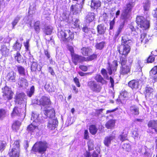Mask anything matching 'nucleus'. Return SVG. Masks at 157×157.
<instances>
[{
    "instance_id": "f257e3e1",
    "label": "nucleus",
    "mask_w": 157,
    "mask_h": 157,
    "mask_svg": "<svg viewBox=\"0 0 157 157\" xmlns=\"http://www.w3.org/2000/svg\"><path fill=\"white\" fill-rule=\"evenodd\" d=\"M129 37V35H125L122 37L121 45L118 51L120 54L122 56H126L130 52V45L132 41Z\"/></svg>"
},
{
    "instance_id": "f03ea898",
    "label": "nucleus",
    "mask_w": 157,
    "mask_h": 157,
    "mask_svg": "<svg viewBox=\"0 0 157 157\" xmlns=\"http://www.w3.org/2000/svg\"><path fill=\"white\" fill-rule=\"evenodd\" d=\"M40 116V115H38L37 114L33 113L31 119L33 120V121L27 127V130L29 132H33L38 130V125L39 124V122H41V120L39 118Z\"/></svg>"
},
{
    "instance_id": "7ed1b4c3",
    "label": "nucleus",
    "mask_w": 157,
    "mask_h": 157,
    "mask_svg": "<svg viewBox=\"0 0 157 157\" xmlns=\"http://www.w3.org/2000/svg\"><path fill=\"white\" fill-rule=\"evenodd\" d=\"M58 36L59 38L63 41H69L72 40L74 38L73 33L71 32L69 30H61L58 31Z\"/></svg>"
},
{
    "instance_id": "20e7f679",
    "label": "nucleus",
    "mask_w": 157,
    "mask_h": 157,
    "mask_svg": "<svg viewBox=\"0 0 157 157\" xmlns=\"http://www.w3.org/2000/svg\"><path fill=\"white\" fill-rule=\"evenodd\" d=\"M48 147L47 143L45 142H39L36 143L32 148V150L35 152L44 153Z\"/></svg>"
},
{
    "instance_id": "39448f33",
    "label": "nucleus",
    "mask_w": 157,
    "mask_h": 157,
    "mask_svg": "<svg viewBox=\"0 0 157 157\" xmlns=\"http://www.w3.org/2000/svg\"><path fill=\"white\" fill-rule=\"evenodd\" d=\"M136 23L138 25L144 30L146 29L149 27V21L146 20L143 16H137Z\"/></svg>"
},
{
    "instance_id": "423d86ee",
    "label": "nucleus",
    "mask_w": 157,
    "mask_h": 157,
    "mask_svg": "<svg viewBox=\"0 0 157 157\" xmlns=\"http://www.w3.org/2000/svg\"><path fill=\"white\" fill-rule=\"evenodd\" d=\"M12 148L9 152L11 157H19L20 152V145L18 141H15L12 144Z\"/></svg>"
},
{
    "instance_id": "0eeeda50",
    "label": "nucleus",
    "mask_w": 157,
    "mask_h": 157,
    "mask_svg": "<svg viewBox=\"0 0 157 157\" xmlns=\"http://www.w3.org/2000/svg\"><path fill=\"white\" fill-rule=\"evenodd\" d=\"M87 85L91 90L96 93L100 92L102 89L101 85L94 80L88 81Z\"/></svg>"
},
{
    "instance_id": "6e6552de",
    "label": "nucleus",
    "mask_w": 157,
    "mask_h": 157,
    "mask_svg": "<svg viewBox=\"0 0 157 157\" xmlns=\"http://www.w3.org/2000/svg\"><path fill=\"white\" fill-rule=\"evenodd\" d=\"M3 93V96L5 100H9L12 98L13 93L11 89L9 87L6 86L2 89Z\"/></svg>"
},
{
    "instance_id": "1a4fd4ad",
    "label": "nucleus",
    "mask_w": 157,
    "mask_h": 157,
    "mask_svg": "<svg viewBox=\"0 0 157 157\" xmlns=\"http://www.w3.org/2000/svg\"><path fill=\"white\" fill-rule=\"evenodd\" d=\"M36 101V103L41 106H44L49 105L51 103L50 100L48 98L44 96H42L39 100L38 99Z\"/></svg>"
},
{
    "instance_id": "9d476101",
    "label": "nucleus",
    "mask_w": 157,
    "mask_h": 157,
    "mask_svg": "<svg viewBox=\"0 0 157 157\" xmlns=\"http://www.w3.org/2000/svg\"><path fill=\"white\" fill-rule=\"evenodd\" d=\"M118 66V63L117 61L114 60L113 61L112 64L108 63V66L107 69L108 71L109 75H111L113 72H115L117 70Z\"/></svg>"
},
{
    "instance_id": "9b49d317",
    "label": "nucleus",
    "mask_w": 157,
    "mask_h": 157,
    "mask_svg": "<svg viewBox=\"0 0 157 157\" xmlns=\"http://www.w3.org/2000/svg\"><path fill=\"white\" fill-rule=\"evenodd\" d=\"M58 121L56 119L50 118L48 121L47 126L50 130H53L58 125Z\"/></svg>"
},
{
    "instance_id": "f8f14e48",
    "label": "nucleus",
    "mask_w": 157,
    "mask_h": 157,
    "mask_svg": "<svg viewBox=\"0 0 157 157\" xmlns=\"http://www.w3.org/2000/svg\"><path fill=\"white\" fill-rule=\"evenodd\" d=\"M72 61L75 65L84 61L85 59L83 56L75 54H72Z\"/></svg>"
},
{
    "instance_id": "ddd939ff",
    "label": "nucleus",
    "mask_w": 157,
    "mask_h": 157,
    "mask_svg": "<svg viewBox=\"0 0 157 157\" xmlns=\"http://www.w3.org/2000/svg\"><path fill=\"white\" fill-rule=\"evenodd\" d=\"M115 136L112 134L105 137L103 140L104 145L106 147H109L111 144L112 142L115 139Z\"/></svg>"
},
{
    "instance_id": "4468645a",
    "label": "nucleus",
    "mask_w": 157,
    "mask_h": 157,
    "mask_svg": "<svg viewBox=\"0 0 157 157\" xmlns=\"http://www.w3.org/2000/svg\"><path fill=\"white\" fill-rule=\"evenodd\" d=\"M25 95L24 93L17 94L15 97V102L18 104L23 103L24 101Z\"/></svg>"
},
{
    "instance_id": "2eb2a0df",
    "label": "nucleus",
    "mask_w": 157,
    "mask_h": 157,
    "mask_svg": "<svg viewBox=\"0 0 157 157\" xmlns=\"http://www.w3.org/2000/svg\"><path fill=\"white\" fill-rule=\"evenodd\" d=\"M130 67L128 65L121 66L120 73L123 75H127L130 73Z\"/></svg>"
},
{
    "instance_id": "dca6fc26",
    "label": "nucleus",
    "mask_w": 157,
    "mask_h": 157,
    "mask_svg": "<svg viewBox=\"0 0 157 157\" xmlns=\"http://www.w3.org/2000/svg\"><path fill=\"white\" fill-rule=\"evenodd\" d=\"M16 73L13 71L9 72L7 75L6 78L7 80L12 82H15Z\"/></svg>"
},
{
    "instance_id": "f3484780",
    "label": "nucleus",
    "mask_w": 157,
    "mask_h": 157,
    "mask_svg": "<svg viewBox=\"0 0 157 157\" xmlns=\"http://www.w3.org/2000/svg\"><path fill=\"white\" fill-rule=\"evenodd\" d=\"M95 17V14L93 12H89L86 14L85 17V20L87 23H89L93 21Z\"/></svg>"
},
{
    "instance_id": "a211bd4d",
    "label": "nucleus",
    "mask_w": 157,
    "mask_h": 157,
    "mask_svg": "<svg viewBox=\"0 0 157 157\" xmlns=\"http://www.w3.org/2000/svg\"><path fill=\"white\" fill-rule=\"evenodd\" d=\"M31 59L30 58V62H31V69L33 71H35L37 70L39 71H40L41 67L40 66L39 68L38 67V64L36 60H33V61H31Z\"/></svg>"
},
{
    "instance_id": "6ab92c4d",
    "label": "nucleus",
    "mask_w": 157,
    "mask_h": 157,
    "mask_svg": "<svg viewBox=\"0 0 157 157\" xmlns=\"http://www.w3.org/2000/svg\"><path fill=\"white\" fill-rule=\"evenodd\" d=\"M27 80L23 78H19L18 81V84L21 87H25L28 85Z\"/></svg>"
},
{
    "instance_id": "aec40b11",
    "label": "nucleus",
    "mask_w": 157,
    "mask_h": 157,
    "mask_svg": "<svg viewBox=\"0 0 157 157\" xmlns=\"http://www.w3.org/2000/svg\"><path fill=\"white\" fill-rule=\"evenodd\" d=\"M128 85L132 89L138 88L139 86V81L137 80H132L128 82Z\"/></svg>"
},
{
    "instance_id": "412c9836",
    "label": "nucleus",
    "mask_w": 157,
    "mask_h": 157,
    "mask_svg": "<svg viewBox=\"0 0 157 157\" xmlns=\"http://www.w3.org/2000/svg\"><path fill=\"white\" fill-rule=\"evenodd\" d=\"M44 112L45 115L50 118H52L55 116V113L53 109L46 110Z\"/></svg>"
},
{
    "instance_id": "4be33fe9",
    "label": "nucleus",
    "mask_w": 157,
    "mask_h": 157,
    "mask_svg": "<svg viewBox=\"0 0 157 157\" xmlns=\"http://www.w3.org/2000/svg\"><path fill=\"white\" fill-rule=\"evenodd\" d=\"M91 50L89 47H83L81 49V52L83 56H88L91 52Z\"/></svg>"
},
{
    "instance_id": "5701e85b",
    "label": "nucleus",
    "mask_w": 157,
    "mask_h": 157,
    "mask_svg": "<svg viewBox=\"0 0 157 157\" xmlns=\"http://www.w3.org/2000/svg\"><path fill=\"white\" fill-rule=\"evenodd\" d=\"M149 128H151L152 129L154 130L157 133V121H149L148 124Z\"/></svg>"
},
{
    "instance_id": "b1692460",
    "label": "nucleus",
    "mask_w": 157,
    "mask_h": 157,
    "mask_svg": "<svg viewBox=\"0 0 157 157\" xmlns=\"http://www.w3.org/2000/svg\"><path fill=\"white\" fill-rule=\"evenodd\" d=\"M94 79L97 82H100L102 84L106 83V81L105 80L102 76L100 75H97L94 77Z\"/></svg>"
},
{
    "instance_id": "393cba45",
    "label": "nucleus",
    "mask_w": 157,
    "mask_h": 157,
    "mask_svg": "<svg viewBox=\"0 0 157 157\" xmlns=\"http://www.w3.org/2000/svg\"><path fill=\"white\" fill-rule=\"evenodd\" d=\"M130 110L131 113L134 115H138L139 114V108L136 105H133L131 106Z\"/></svg>"
},
{
    "instance_id": "a878e982",
    "label": "nucleus",
    "mask_w": 157,
    "mask_h": 157,
    "mask_svg": "<svg viewBox=\"0 0 157 157\" xmlns=\"http://www.w3.org/2000/svg\"><path fill=\"white\" fill-rule=\"evenodd\" d=\"M1 51L2 55L5 56H8L9 54V49L5 45L2 46Z\"/></svg>"
},
{
    "instance_id": "bb28decb",
    "label": "nucleus",
    "mask_w": 157,
    "mask_h": 157,
    "mask_svg": "<svg viewBox=\"0 0 157 157\" xmlns=\"http://www.w3.org/2000/svg\"><path fill=\"white\" fill-rule=\"evenodd\" d=\"M21 110L20 108L15 107L11 113L12 117H13L19 115L21 113Z\"/></svg>"
},
{
    "instance_id": "cd10ccee",
    "label": "nucleus",
    "mask_w": 157,
    "mask_h": 157,
    "mask_svg": "<svg viewBox=\"0 0 157 157\" xmlns=\"http://www.w3.org/2000/svg\"><path fill=\"white\" fill-rule=\"evenodd\" d=\"M97 29L98 33L100 34L104 33L106 30V27L102 25H98Z\"/></svg>"
},
{
    "instance_id": "c85d7f7f",
    "label": "nucleus",
    "mask_w": 157,
    "mask_h": 157,
    "mask_svg": "<svg viewBox=\"0 0 157 157\" xmlns=\"http://www.w3.org/2000/svg\"><path fill=\"white\" fill-rule=\"evenodd\" d=\"M115 123L114 120H110L106 122L105 126L108 129H111L115 126Z\"/></svg>"
},
{
    "instance_id": "c756f323",
    "label": "nucleus",
    "mask_w": 157,
    "mask_h": 157,
    "mask_svg": "<svg viewBox=\"0 0 157 157\" xmlns=\"http://www.w3.org/2000/svg\"><path fill=\"white\" fill-rule=\"evenodd\" d=\"M136 0H130L129 2L127 4L125 10H131L132 9L135 5Z\"/></svg>"
},
{
    "instance_id": "7c9ffc66",
    "label": "nucleus",
    "mask_w": 157,
    "mask_h": 157,
    "mask_svg": "<svg viewBox=\"0 0 157 157\" xmlns=\"http://www.w3.org/2000/svg\"><path fill=\"white\" fill-rule=\"evenodd\" d=\"M53 27L51 26H47L44 29L43 31L46 35H50L52 32Z\"/></svg>"
},
{
    "instance_id": "2f4dec72",
    "label": "nucleus",
    "mask_w": 157,
    "mask_h": 157,
    "mask_svg": "<svg viewBox=\"0 0 157 157\" xmlns=\"http://www.w3.org/2000/svg\"><path fill=\"white\" fill-rule=\"evenodd\" d=\"M44 88L45 89L49 92H51L55 91V87L52 85H50L49 83H46Z\"/></svg>"
},
{
    "instance_id": "473e14b6",
    "label": "nucleus",
    "mask_w": 157,
    "mask_h": 157,
    "mask_svg": "<svg viewBox=\"0 0 157 157\" xmlns=\"http://www.w3.org/2000/svg\"><path fill=\"white\" fill-rule=\"evenodd\" d=\"M140 40L141 43L145 44L148 42V40L147 38L146 34L144 32L141 34Z\"/></svg>"
},
{
    "instance_id": "72a5a7b5",
    "label": "nucleus",
    "mask_w": 157,
    "mask_h": 157,
    "mask_svg": "<svg viewBox=\"0 0 157 157\" xmlns=\"http://www.w3.org/2000/svg\"><path fill=\"white\" fill-rule=\"evenodd\" d=\"M21 123L19 121H16L13 124L12 128L13 130L17 131L19 129Z\"/></svg>"
},
{
    "instance_id": "f704fd0d",
    "label": "nucleus",
    "mask_w": 157,
    "mask_h": 157,
    "mask_svg": "<svg viewBox=\"0 0 157 157\" xmlns=\"http://www.w3.org/2000/svg\"><path fill=\"white\" fill-rule=\"evenodd\" d=\"M89 130L92 135H95L97 132L98 129L94 125H92L90 126Z\"/></svg>"
},
{
    "instance_id": "c9c22d12",
    "label": "nucleus",
    "mask_w": 157,
    "mask_h": 157,
    "mask_svg": "<svg viewBox=\"0 0 157 157\" xmlns=\"http://www.w3.org/2000/svg\"><path fill=\"white\" fill-rule=\"evenodd\" d=\"M101 6V2H91V7L92 9H98Z\"/></svg>"
},
{
    "instance_id": "e433bc0d",
    "label": "nucleus",
    "mask_w": 157,
    "mask_h": 157,
    "mask_svg": "<svg viewBox=\"0 0 157 157\" xmlns=\"http://www.w3.org/2000/svg\"><path fill=\"white\" fill-rule=\"evenodd\" d=\"M127 63V59L126 56H121L120 60V63L121 64V66H124L126 65Z\"/></svg>"
},
{
    "instance_id": "4c0bfd02",
    "label": "nucleus",
    "mask_w": 157,
    "mask_h": 157,
    "mask_svg": "<svg viewBox=\"0 0 157 157\" xmlns=\"http://www.w3.org/2000/svg\"><path fill=\"white\" fill-rule=\"evenodd\" d=\"M135 66L137 67V71H140L143 66L141 61L140 60H138L136 63Z\"/></svg>"
},
{
    "instance_id": "58836bf2",
    "label": "nucleus",
    "mask_w": 157,
    "mask_h": 157,
    "mask_svg": "<svg viewBox=\"0 0 157 157\" xmlns=\"http://www.w3.org/2000/svg\"><path fill=\"white\" fill-rule=\"evenodd\" d=\"M35 92V87L33 86H32L30 89L27 92V94L28 96L31 97L33 95Z\"/></svg>"
},
{
    "instance_id": "ea45409f",
    "label": "nucleus",
    "mask_w": 157,
    "mask_h": 157,
    "mask_svg": "<svg viewBox=\"0 0 157 157\" xmlns=\"http://www.w3.org/2000/svg\"><path fill=\"white\" fill-rule=\"evenodd\" d=\"M129 10H124L121 14L122 19H126L129 17L130 15Z\"/></svg>"
},
{
    "instance_id": "a19ab883",
    "label": "nucleus",
    "mask_w": 157,
    "mask_h": 157,
    "mask_svg": "<svg viewBox=\"0 0 157 157\" xmlns=\"http://www.w3.org/2000/svg\"><path fill=\"white\" fill-rule=\"evenodd\" d=\"M40 22L39 21H36L34 25V29L37 33H39L40 31Z\"/></svg>"
},
{
    "instance_id": "79ce46f5",
    "label": "nucleus",
    "mask_w": 157,
    "mask_h": 157,
    "mask_svg": "<svg viewBox=\"0 0 157 157\" xmlns=\"http://www.w3.org/2000/svg\"><path fill=\"white\" fill-rule=\"evenodd\" d=\"M150 77H153V76L157 74V66L154 67L149 72Z\"/></svg>"
},
{
    "instance_id": "37998d69",
    "label": "nucleus",
    "mask_w": 157,
    "mask_h": 157,
    "mask_svg": "<svg viewBox=\"0 0 157 157\" xmlns=\"http://www.w3.org/2000/svg\"><path fill=\"white\" fill-rule=\"evenodd\" d=\"M150 2L148 0H145L143 3L144 10H148L150 7Z\"/></svg>"
},
{
    "instance_id": "c03bdc74",
    "label": "nucleus",
    "mask_w": 157,
    "mask_h": 157,
    "mask_svg": "<svg viewBox=\"0 0 157 157\" xmlns=\"http://www.w3.org/2000/svg\"><path fill=\"white\" fill-rule=\"evenodd\" d=\"M17 69L20 75H25V69L23 67L21 66H19L17 67Z\"/></svg>"
},
{
    "instance_id": "a18cd8bd",
    "label": "nucleus",
    "mask_w": 157,
    "mask_h": 157,
    "mask_svg": "<svg viewBox=\"0 0 157 157\" xmlns=\"http://www.w3.org/2000/svg\"><path fill=\"white\" fill-rule=\"evenodd\" d=\"M105 44V42H101L97 44L96 45V47L97 49L101 50L104 47Z\"/></svg>"
},
{
    "instance_id": "49530a36",
    "label": "nucleus",
    "mask_w": 157,
    "mask_h": 157,
    "mask_svg": "<svg viewBox=\"0 0 157 157\" xmlns=\"http://www.w3.org/2000/svg\"><path fill=\"white\" fill-rule=\"evenodd\" d=\"M15 59L17 60L18 63H20L22 62V58L21 56L20 55V53L17 52L16 55H15Z\"/></svg>"
},
{
    "instance_id": "de8ad7c7",
    "label": "nucleus",
    "mask_w": 157,
    "mask_h": 157,
    "mask_svg": "<svg viewBox=\"0 0 157 157\" xmlns=\"http://www.w3.org/2000/svg\"><path fill=\"white\" fill-rule=\"evenodd\" d=\"M101 73L103 75L105 78L107 80H108L109 79V77L107 74V72L105 69L102 68L101 70Z\"/></svg>"
},
{
    "instance_id": "09e8293b",
    "label": "nucleus",
    "mask_w": 157,
    "mask_h": 157,
    "mask_svg": "<svg viewBox=\"0 0 157 157\" xmlns=\"http://www.w3.org/2000/svg\"><path fill=\"white\" fill-rule=\"evenodd\" d=\"M73 23H72V25H73L72 26V27L73 28H75L79 27V21L78 19H76L72 20Z\"/></svg>"
},
{
    "instance_id": "8fccbe9b",
    "label": "nucleus",
    "mask_w": 157,
    "mask_h": 157,
    "mask_svg": "<svg viewBox=\"0 0 157 157\" xmlns=\"http://www.w3.org/2000/svg\"><path fill=\"white\" fill-rule=\"evenodd\" d=\"M21 48V45L17 41L14 44L13 46V48L15 50H20Z\"/></svg>"
},
{
    "instance_id": "3c124183",
    "label": "nucleus",
    "mask_w": 157,
    "mask_h": 157,
    "mask_svg": "<svg viewBox=\"0 0 157 157\" xmlns=\"http://www.w3.org/2000/svg\"><path fill=\"white\" fill-rule=\"evenodd\" d=\"M89 150L91 151L93 149L94 147V143L92 141L89 140L88 142Z\"/></svg>"
},
{
    "instance_id": "603ef678",
    "label": "nucleus",
    "mask_w": 157,
    "mask_h": 157,
    "mask_svg": "<svg viewBox=\"0 0 157 157\" xmlns=\"http://www.w3.org/2000/svg\"><path fill=\"white\" fill-rule=\"evenodd\" d=\"M20 19L19 17H17L12 22V24L13 25V29L14 28L15 26L17 25Z\"/></svg>"
},
{
    "instance_id": "864d4df0",
    "label": "nucleus",
    "mask_w": 157,
    "mask_h": 157,
    "mask_svg": "<svg viewBox=\"0 0 157 157\" xmlns=\"http://www.w3.org/2000/svg\"><path fill=\"white\" fill-rule=\"evenodd\" d=\"M6 113V110L3 109H0V119L5 117Z\"/></svg>"
},
{
    "instance_id": "5fc2aeb1",
    "label": "nucleus",
    "mask_w": 157,
    "mask_h": 157,
    "mask_svg": "<svg viewBox=\"0 0 157 157\" xmlns=\"http://www.w3.org/2000/svg\"><path fill=\"white\" fill-rule=\"evenodd\" d=\"M123 25L122 24H121L120 25L117 31L116 32V34H115V36H116L117 37L120 34L122 31V30L123 28Z\"/></svg>"
},
{
    "instance_id": "6e6d98bb",
    "label": "nucleus",
    "mask_w": 157,
    "mask_h": 157,
    "mask_svg": "<svg viewBox=\"0 0 157 157\" xmlns=\"http://www.w3.org/2000/svg\"><path fill=\"white\" fill-rule=\"evenodd\" d=\"M132 134L133 136L135 138H138L139 136L138 129L137 128H135L132 132Z\"/></svg>"
},
{
    "instance_id": "4d7b16f0",
    "label": "nucleus",
    "mask_w": 157,
    "mask_h": 157,
    "mask_svg": "<svg viewBox=\"0 0 157 157\" xmlns=\"http://www.w3.org/2000/svg\"><path fill=\"white\" fill-rule=\"evenodd\" d=\"M127 136V134H124V133H123L121 135H120L118 137L121 141H123L124 140H126Z\"/></svg>"
},
{
    "instance_id": "13d9d810",
    "label": "nucleus",
    "mask_w": 157,
    "mask_h": 157,
    "mask_svg": "<svg viewBox=\"0 0 157 157\" xmlns=\"http://www.w3.org/2000/svg\"><path fill=\"white\" fill-rule=\"evenodd\" d=\"M123 148L127 151H129L131 150V147L129 144H124Z\"/></svg>"
},
{
    "instance_id": "bf43d9fd",
    "label": "nucleus",
    "mask_w": 157,
    "mask_h": 157,
    "mask_svg": "<svg viewBox=\"0 0 157 157\" xmlns=\"http://www.w3.org/2000/svg\"><path fill=\"white\" fill-rule=\"evenodd\" d=\"M6 146V143L4 141H0V150L3 151Z\"/></svg>"
},
{
    "instance_id": "052dcab7",
    "label": "nucleus",
    "mask_w": 157,
    "mask_h": 157,
    "mask_svg": "<svg viewBox=\"0 0 157 157\" xmlns=\"http://www.w3.org/2000/svg\"><path fill=\"white\" fill-rule=\"evenodd\" d=\"M145 90L146 93L148 94L152 93L153 91V90L151 87L147 86L146 87Z\"/></svg>"
},
{
    "instance_id": "680f3d73",
    "label": "nucleus",
    "mask_w": 157,
    "mask_h": 157,
    "mask_svg": "<svg viewBox=\"0 0 157 157\" xmlns=\"http://www.w3.org/2000/svg\"><path fill=\"white\" fill-rule=\"evenodd\" d=\"M97 56L96 55L93 54L87 57V59L88 61H91L96 58Z\"/></svg>"
},
{
    "instance_id": "e2e57ef3",
    "label": "nucleus",
    "mask_w": 157,
    "mask_h": 157,
    "mask_svg": "<svg viewBox=\"0 0 157 157\" xmlns=\"http://www.w3.org/2000/svg\"><path fill=\"white\" fill-rule=\"evenodd\" d=\"M29 39H28L26 42L24 43V46L25 47V49L26 51H28L29 50Z\"/></svg>"
},
{
    "instance_id": "0e129e2a",
    "label": "nucleus",
    "mask_w": 157,
    "mask_h": 157,
    "mask_svg": "<svg viewBox=\"0 0 157 157\" xmlns=\"http://www.w3.org/2000/svg\"><path fill=\"white\" fill-rule=\"evenodd\" d=\"M78 7L80 8V9H82L80 7V5L79 4H77L74 6L72 5L71 7V10H73L74 9L75 10L76 9H79L80 8H78Z\"/></svg>"
},
{
    "instance_id": "69168bd1",
    "label": "nucleus",
    "mask_w": 157,
    "mask_h": 157,
    "mask_svg": "<svg viewBox=\"0 0 157 157\" xmlns=\"http://www.w3.org/2000/svg\"><path fill=\"white\" fill-rule=\"evenodd\" d=\"M155 57L154 56H151L149 57L147 59L148 63H152L154 61Z\"/></svg>"
},
{
    "instance_id": "338daca9",
    "label": "nucleus",
    "mask_w": 157,
    "mask_h": 157,
    "mask_svg": "<svg viewBox=\"0 0 157 157\" xmlns=\"http://www.w3.org/2000/svg\"><path fill=\"white\" fill-rule=\"evenodd\" d=\"M115 19V17H114L113 18V19L111 21H110V23H109V25H110V27H109V29L110 30H112L113 27L114 25L115 24V21L114 20Z\"/></svg>"
},
{
    "instance_id": "774afa93",
    "label": "nucleus",
    "mask_w": 157,
    "mask_h": 157,
    "mask_svg": "<svg viewBox=\"0 0 157 157\" xmlns=\"http://www.w3.org/2000/svg\"><path fill=\"white\" fill-rule=\"evenodd\" d=\"M129 28L131 30L132 32H133L132 33L135 35H136L137 34V32H136V30L134 27L132 25H130L129 26Z\"/></svg>"
}]
</instances>
